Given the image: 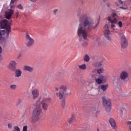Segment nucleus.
<instances>
[{
  "label": "nucleus",
  "mask_w": 131,
  "mask_h": 131,
  "mask_svg": "<svg viewBox=\"0 0 131 131\" xmlns=\"http://www.w3.org/2000/svg\"><path fill=\"white\" fill-rule=\"evenodd\" d=\"M40 114H41V108H40V106H38L36 107L33 112V115L32 117V123H36L38 119H39Z\"/></svg>",
  "instance_id": "3"
},
{
  "label": "nucleus",
  "mask_w": 131,
  "mask_h": 131,
  "mask_svg": "<svg viewBox=\"0 0 131 131\" xmlns=\"http://www.w3.org/2000/svg\"><path fill=\"white\" fill-rule=\"evenodd\" d=\"M41 105H42V108H43L44 110H48V108H49V104L47 103L42 102L41 101Z\"/></svg>",
  "instance_id": "20"
},
{
  "label": "nucleus",
  "mask_w": 131,
  "mask_h": 131,
  "mask_svg": "<svg viewBox=\"0 0 131 131\" xmlns=\"http://www.w3.org/2000/svg\"><path fill=\"white\" fill-rule=\"evenodd\" d=\"M91 112L93 114H95L96 115H98L99 114V111H98V108H99V104H92L91 105Z\"/></svg>",
  "instance_id": "9"
},
{
  "label": "nucleus",
  "mask_w": 131,
  "mask_h": 131,
  "mask_svg": "<svg viewBox=\"0 0 131 131\" xmlns=\"http://www.w3.org/2000/svg\"><path fill=\"white\" fill-rule=\"evenodd\" d=\"M104 35L107 40H111V35L110 34V30H109V27L106 24L104 27Z\"/></svg>",
  "instance_id": "6"
},
{
  "label": "nucleus",
  "mask_w": 131,
  "mask_h": 131,
  "mask_svg": "<svg viewBox=\"0 0 131 131\" xmlns=\"http://www.w3.org/2000/svg\"><path fill=\"white\" fill-rule=\"evenodd\" d=\"M33 43H34V40L27 41V43H26V45L27 47H31L32 45H33Z\"/></svg>",
  "instance_id": "21"
},
{
  "label": "nucleus",
  "mask_w": 131,
  "mask_h": 131,
  "mask_svg": "<svg viewBox=\"0 0 131 131\" xmlns=\"http://www.w3.org/2000/svg\"><path fill=\"white\" fill-rule=\"evenodd\" d=\"M24 70L25 71H28V72L32 73L33 72V70H34V69L31 67H29L28 66H25L24 67Z\"/></svg>",
  "instance_id": "14"
},
{
  "label": "nucleus",
  "mask_w": 131,
  "mask_h": 131,
  "mask_svg": "<svg viewBox=\"0 0 131 131\" xmlns=\"http://www.w3.org/2000/svg\"><path fill=\"white\" fill-rule=\"evenodd\" d=\"M116 16H117V14L115 13H113V17L114 18L115 17H116Z\"/></svg>",
  "instance_id": "50"
},
{
  "label": "nucleus",
  "mask_w": 131,
  "mask_h": 131,
  "mask_svg": "<svg viewBox=\"0 0 131 131\" xmlns=\"http://www.w3.org/2000/svg\"><path fill=\"white\" fill-rule=\"evenodd\" d=\"M118 3H119L120 5H123V2L121 0H118Z\"/></svg>",
  "instance_id": "45"
},
{
  "label": "nucleus",
  "mask_w": 131,
  "mask_h": 131,
  "mask_svg": "<svg viewBox=\"0 0 131 131\" xmlns=\"http://www.w3.org/2000/svg\"><path fill=\"white\" fill-rule=\"evenodd\" d=\"M120 9H122V10H127V7H120Z\"/></svg>",
  "instance_id": "48"
},
{
  "label": "nucleus",
  "mask_w": 131,
  "mask_h": 131,
  "mask_svg": "<svg viewBox=\"0 0 131 131\" xmlns=\"http://www.w3.org/2000/svg\"><path fill=\"white\" fill-rule=\"evenodd\" d=\"M115 23H111V28L113 29L114 28H115L116 27V26H115Z\"/></svg>",
  "instance_id": "41"
},
{
  "label": "nucleus",
  "mask_w": 131,
  "mask_h": 131,
  "mask_svg": "<svg viewBox=\"0 0 131 131\" xmlns=\"http://www.w3.org/2000/svg\"><path fill=\"white\" fill-rule=\"evenodd\" d=\"M81 10L80 9H79L78 10V15H80V12H81Z\"/></svg>",
  "instance_id": "51"
},
{
  "label": "nucleus",
  "mask_w": 131,
  "mask_h": 131,
  "mask_svg": "<svg viewBox=\"0 0 131 131\" xmlns=\"http://www.w3.org/2000/svg\"><path fill=\"white\" fill-rule=\"evenodd\" d=\"M17 8H18V9H19V10H23V6L21 4H18L17 6Z\"/></svg>",
  "instance_id": "32"
},
{
  "label": "nucleus",
  "mask_w": 131,
  "mask_h": 131,
  "mask_svg": "<svg viewBox=\"0 0 131 131\" xmlns=\"http://www.w3.org/2000/svg\"><path fill=\"white\" fill-rule=\"evenodd\" d=\"M15 2H14V0H11V3H10V4L11 5H12V4H14Z\"/></svg>",
  "instance_id": "53"
},
{
  "label": "nucleus",
  "mask_w": 131,
  "mask_h": 131,
  "mask_svg": "<svg viewBox=\"0 0 131 131\" xmlns=\"http://www.w3.org/2000/svg\"><path fill=\"white\" fill-rule=\"evenodd\" d=\"M106 0H103V3H105Z\"/></svg>",
  "instance_id": "60"
},
{
  "label": "nucleus",
  "mask_w": 131,
  "mask_h": 131,
  "mask_svg": "<svg viewBox=\"0 0 131 131\" xmlns=\"http://www.w3.org/2000/svg\"><path fill=\"white\" fill-rule=\"evenodd\" d=\"M61 107L63 109H65L66 108V103H65V100L63 99L61 102Z\"/></svg>",
  "instance_id": "27"
},
{
  "label": "nucleus",
  "mask_w": 131,
  "mask_h": 131,
  "mask_svg": "<svg viewBox=\"0 0 131 131\" xmlns=\"http://www.w3.org/2000/svg\"><path fill=\"white\" fill-rule=\"evenodd\" d=\"M16 66H17V63H16V61L11 60L8 64V68L10 69V70H12V71H15Z\"/></svg>",
  "instance_id": "8"
},
{
  "label": "nucleus",
  "mask_w": 131,
  "mask_h": 131,
  "mask_svg": "<svg viewBox=\"0 0 131 131\" xmlns=\"http://www.w3.org/2000/svg\"><path fill=\"white\" fill-rule=\"evenodd\" d=\"M3 52V48H2L1 46H0V54H2Z\"/></svg>",
  "instance_id": "52"
},
{
  "label": "nucleus",
  "mask_w": 131,
  "mask_h": 131,
  "mask_svg": "<svg viewBox=\"0 0 131 131\" xmlns=\"http://www.w3.org/2000/svg\"><path fill=\"white\" fill-rule=\"evenodd\" d=\"M123 110H124V109L123 108H121V107H119L118 108V112L120 114L123 112Z\"/></svg>",
  "instance_id": "29"
},
{
  "label": "nucleus",
  "mask_w": 131,
  "mask_h": 131,
  "mask_svg": "<svg viewBox=\"0 0 131 131\" xmlns=\"http://www.w3.org/2000/svg\"><path fill=\"white\" fill-rule=\"evenodd\" d=\"M14 130L13 131H20V128H19V127H18L17 126H15L14 127Z\"/></svg>",
  "instance_id": "31"
},
{
  "label": "nucleus",
  "mask_w": 131,
  "mask_h": 131,
  "mask_svg": "<svg viewBox=\"0 0 131 131\" xmlns=\"http://www.w3.org/2000/svg\"><path fill=\"white\" fill-rule=\"evenodd\" d=\"M18 57H21V55H19Z\"/></svg>",
  "instance_id": "63"
},
{
  "label": "nucleus",
  "mask_w": 131,
  "mask_h": 131,
  "mask_svg": "<svg viewBox=\"0 0 131 131\" xmlns=\"http://www.w3.org/2000/svg\"><path fill=\"white\" fill-rule=\"evenodd\" d=\"M82 5L83 4V1L82 2Z\"/></svg>",
  "instance_id": "64"
},
{
  "label": "nucleus",
  "mask_w": 131,
  "mask_h": 131,
  "mask_svg": "<svg viewBox=\"0 0 131 131\" xmlns=\"http://www.w3.org/2000/svg\"><path fill=\"white\" fill-rule=\"evenodd\" d=\"M10 6L11 9H14L15 8V5L14 4H11V5L10 4Z\"/></svg>",
  "instance_id": "47"
},
{
  "label": "nucleus",
  "mask_w": 131,
  "mask_h": 131,
  "mask_svg": "<svg viewBox=\"0 0 131 131\" xmlns=\"http://www.w3.org/2000/svg\"><path fill=\"white\" fill-rule=\"evenodd\" d=\"M2 60H3V56L0 54V61H2Z\"/></svg>",
  "instance_id": "55"
},
{
  "label": "nucleus",
  "mask_w": 131,
  "mask_h": 131,
  "mask_svg": "<svg viewBox=\"0 0 131 131\" xmlns=\"http://www.w3.org/2000/svg\"><path fill=\"white\" fill-rule=\"evenodd\" d=\"M31 1L33 3H35V2H36V0H31Z\"/></svg>",
  "instance_id": "57"
},
{
  "label": "nucleus",
  "mask_w": 131,
  "mask_h": 131,
  "mask_svg": "<svg viewBox=\"0 0 131 131\" xmlns=\"http://www.w3.org/2000/svg\"><path fill=\"white\" fill-rule=\"evenodd\" d=\"M110 123L113 128L114 129H116L117 128V126H116V123L115 122V120L114 119L111 118L109 120Z\"/></svg>",
  "instance_id": "13"
},
{
  "label": "nucleus",
  "mask_w": 131,
  "mask_h": 131,
  "mask_svg": "<svg viewBox=\"0 0 131 131\" xmlns=\"http://www.w3.org/2000/svg\"><path fill=\"white\" fill-rule=\"evenodd\" d=\"M12 24L9 23V20L7 19H3L0 21V28L1 29H5L6 33V38L9 39L10 38V32L12 29Z\"/></svg>",
  "instance_id": "2"
},
{
  "label": "nucleus",
  "mask_w": 131,
  "mask_h": 131,
  "mask_svg": "<svg viewBox=\"0 0 131 131\" xmlns=\"http://www.w3.org/2000/svg\"><path fill=\"white\" fill-rule=\"evenodd\" d=\"M107 86H108V84L102 85L101 86V90H102V91H103V92H105V91L107 90Z\"/></svg>",
  "instance_id": "26"
},
{
  "label": "nucleus",
  "mask_w": 131,
  "mask_h": 131,
  "mask_svg": "<svg viewBox=\"0 0 131 131\" xmlns=\"http://www.w3.org/2000/svg\"><path fill=\"white\" fill-rule=\"evenodd\" d=\"M86 107H91V105L87 103V105H86Z\"/></svg>",
  "instance_id": "56"
},
{
  "label": "nucleus",
  "mask_w": 131,
  "mask_h": 131,
  "mask_svg": "<svg viewBox=\"0 0 131 131\" xmlns=\"http://www.w3.org/2000/svg\"><path fill=\"white\" fill-rule=\"evenodd\" d=\"M83 59H84V61H85V62H89V61H90V56H89L88 55L86 54L83 57Z\"/></svg>",
  "instance_id": "25"
},
{
  "label": "nucleus",
  "mask_w": 131,
  "mask_h": 131,
  "mask_svg": "<svg viewBox=\"0 0 131 131\" xmlns=\"http://www.w3.org/2000/svg\"><path fill=\"white\" fill-rule=\"evenodd\" d=\"M97 64L98 65L99 67H100V66H102L103 65V61H99L98 62H97Z\"/></svg>",
  "instance_id": "38"
},
{
  "label": "nucleus",
  "mask_w": 131,
  "mask_h": 131,
  "mask_svg": "<svg viewBox=\"0 0 131 131\" xmlns=\"http://www.w3.org/2000/svg\"><path fill=\"white\" fill-rule=\"evenodd\" d=\"M128 75L127 72L123 71L121 73L120 78L122 79V80H124V79L127 77Z\"/></svg>",
  "instance_id": "15"
},
{
  "label": "nucleus",
  "mask_w": 131,
  "mask_h": 131,
  "mask_svg": "<svg viewBox=\"0 0 131 131\" xmlns=\"http://www.w3.org/2000/svg\"><path fill=\"white\" fill-rule=\"evenodd\" d=\"M11 90H13V91H15V90H16V89H17V85H15V84H12L10 86Z\"/></svg>",
  "instance_id": "30"
},
{
  "label": "nucleus",
  "mask_w": 131,
  "mask_h": 131,
  "mask_svg": "<svg viewBox=\"0 0 131 131\" xmlns=\"http://www.w3.org/2000/svg\"><path fill=\"white\" fill-rule=\"evenodd\" d=\"M78 67L80 69H82V70H85V69H86V65H85V64L78 65Z\"/></svg>",
  "instance_id": "24"
},
{
  "label": "nucleus",
  "mask_w": 131,
  "mask_h": 131,
  "mask_svg": "<svg viewBox=\"0 0 131 131\" xmlns=\"http://www.w3.org/2000/svg\"><path fill=\"white\" fill-rule=\"evenodd\" d=\"M21 104V99H19L17 101V102L16 104V106H19V104Z\"/></svg>",
  "instance_id": "39"
},
{
  "label": "nucleus",
  "mask_w": 131,
  "mask_h": 131,
  "mask_svg": "<svg viewBox=\"0 0 131 131\" xmlns=\"http://www.w3.org/2000/svg\"><path fill=\"white\" fill-rule=\"evenodd\" d=\"M127 124L128 125H129V129L130 131H131V121H128L127 122Z\"/></svg>",
  "instance_id": "36"
},
{
  "label": "nucleus",
  "mask_w": 131,
  "mask_h": 131,
  "mask_svg": "<svg viewBox=\"0 0 131 131\" xmlns=\"http://www.w3.org/2000/svg\"><path fill=\"white\" fill-rule=\"evenodd\" d=\"M13 15H14V10L10 9L9 12H6L5 17L6 19L10 20Z\"/></svg>",
  "instance_id": "11"
},
{
  "label": "nucleus",
  "mask_w": 131,
  "mask_h": 131,
  "mask_svg": "<svg viewBox=\"0 0 131 131\" xmlns=\"http://www.w3.org/2000/svg\"><path fill=\"white\" fill-rule=\"evenodd\" d=\"M118 25H119V27H122V21H119L118 22Z\"/></svg>",
  "instance_id": "43"
},
{
  "label": "nucleus",
  "mask_w": 131,
  "mask_h": 131,
  "mask_svg": "<svg viewBox=\"0 0 131 131\" xmlns=\"http://www.w3.org/2000/svg\"><path fill=\"white\" fill-rule=\"evenodd\" d=\"M121 47L122 49H126V48H127V46H128V42H127V40H126V38H125L124 35L121 37Z\"/></svg>",
  "instance_id": "7"
},
{
  "label": "nucleus",
  "mask_w": 131,
  "mask_h": 131,
  "mask_svg": "<svg viewBox=\"0 0 131 131\" xmlns=\"http://www.w3.org/2000/svg\"><path fill=\"white\" fill-rule=\"evenodd\" d=\"M43 103H46L47 104L49 103H52V99L50 97L45 98H43L42 101Z\"/></svg>",
  "instance_id": "18"
},
{
  "label": "nucleus",
  "mask_w": 131,
  "mask_h": 131,
  "mask_svg": "<svg viewBox=\"0 0 131 131\" xmlns=\"http://www.w3.org/2000/svg\"><path fill=\"white\" fill-rule=\"evenodd\" d=\"M107 20L108 21L110 22V23H114L115 24H116V23L118 22V20H117V18H115L114 19H112L111 16H108Z\"/></svg>",
  "instance_id": "16"
},
{
  "label": "nucleus",
  "mask_w": 131,
  "mask_h": 131,
  "mask_svg": "<svg viewBox=\"0 0 131 131\" xmlns=\"http://www.w3.org/2000/svg\"><path fill=\"white\" fill-rule=\"evenodd\" d=\"M115 5L117 7H119V5H118V3L117 2H115Z\"/></svg>",
  "instance_id": "54"
},
{
  "label": "nucleus",
  "mask_w": 131,
  "mask_h": 131,
  "mask_svg": "<svg viewBox=\"0 0 131 131\" xmlns=\"http://www.w3.org/2000/svg\"><path fill=\"white\" fill-rule=\"evenodd\" d=\"M6 30H0V43H5L6 42V39H8L3 37V35H5L6 34Z\"/></svg>",
  "instance_id": "10"
},
{
  "label": "nucleus",
  "mask_w": 131,
  "mask_h": 131,
  "mask_svg": "<svg viewBox=\"0 0 131 131\" xmlns=\"http://www.w3.org/2000/svg\"><path fill=\"white\" fill-rule=\"evenodd\" d=\"M103 71H104V70L103 69H100L97 70V73L99 74H101V73H103Z\"/></svg>",
  "instance_id": "34"
},
{
  "label": "nucleus",
  "mask_w": 131,
  "mask_h": 131,
  "mask_svg": "<svg viewBox=\"0 0 131 131\" xmlns=\"http://www.w3.org/2000/svg\"><path fill=\"white\" fill-rule=\"evenodd\" d=\"M26 39H27V41H29V40H30V41H31V40H34L32 38H31V37H30V36L29 35V34H28V33H27L26 34Z\"/></svg>",
  "instance_id": "23"
},
{
  "label": "nucleus",
  "mask_w": 131,
  "mask_h": 131,
  "mask_svg": "<svg viewBox=\"0 0 131 131\" xmlns=\"http://www.w3.org/2000/svg\"><path fill=\"white\" fill-rule=\"evenodd\" d=\"M8 128H12V127H13V125L12 124L9 123L8 124Z\"/></svg>",
  "instance_id": "44"
},
{
  "label": "nucleus",
  "mask_w": 131,
  "mask_h": 131,
  "mask_svg": "<svg viewBox=\"0 0 131 131\" xmlns=\"http://www.w3.org/2000/svg\"><path fill=\"white\" fill-rule=\"evenodd\" d=\"M97 131H99V128H97Z\"/></svg>",
  "instance_id": "61"
},
{
  "label": "nucleus",
  "mask_w": 131,
  "mask_h": 131,
  "mask_svg": "<svg viewBox=\"0 0 131 131\" xmlns=\"http://www.w3.org/2000/svg\"><path fill=\"white\" fill-rule=\"evenodd\" d=\"M28 126L27 125L24 126L23 127V131H27Z\"/></svg>",
  "instance_id": "42"
},
{
  "label": "nucleus",
  "mask_w": 131,
  "mask_h": 131,
  "mask_svg": "<svg viewBox=\"0 0 131 131\" xmlns=\"http://www.w3.org/2000/svg\"><path fill=\"white\" fill-rule=\"evenodd\" d=\"M74 120H75V117H74V115H72L71 118L69 119L68 123L69 124H71V123H72Z\"/></svg>",
  "instance_id": "22"
},
{
  "label": "nucleus",
  "mask_w": 131,
  "mask_h": 131,
  "mask_svg": "<svg viewBox=\"0 0 131 131\" xmlns=\"http://www.w3.org/2000/svg\"><path fill=\"white\" fill-rule=\"evenodd\" d=\"M18 14H19V12H17V13H16V17H18Z\"/></svg>",
  "instance_id": "58"
},
{
  "label": "nucleus",
  "mask_w": 131,
  "mask_h": 131,
  "mask_svg": "<svg viewBox=\"0 0 131 131\" xmlns=\"http://www.w3.org/2000/svg\"><path fill=\"white\" fill-rule=\"evenodd\" d=\"M121 96H122V97H123V98H125V97H127V95L124 93H121Z\"/></svg>",
  "instance_id": "46"
},
{
  "label": "nucleus",
  "mask_w": 131,
  "mask_h": 131,
  "mask_svg": "<svg viewBox=\"0 0 131 131\" xmlns=\"http://www.w3.org/2000/svg\"><path fill=\"white\" fill-rule=\"evenodd\" d=\"M56 91L58 92L59 91V89L56 88Z\"/></svg>",
  "instance_id": "59"
},
{
  "label": "nucleus",
  "mask_w": 131,
  "mask_h": 131,
  "mask_svg": "<svg viewBox=\"0 0 131 131\" xmlns=\"http://www.w3.org/2000/svg\"><path fill=\"white\" fill-rule=\"evenodd\" d=\"M82 46L84 47H88V42L84 41L83 43H82Z\"/></svg>",
  "instance_id": "37"
},
{
  "label": "nucleus",
  "mask_w": 131,
  "mask_h": 131,
  "mask_svg": "<svg viewBox=\"0 0 131 131\" xmlns=\"http://www.w3.org/2000/svg\"><path fill=\"white\" fill-rule=\"evenodd\" d=\"M113 82L116 86H117L121 82V79L119 77H115L113 80Z\"/></svg>",
  "instance_id": "12"
},
{
  "label": "nucleus",
  "mask_w": 131,
  "mask_h": 131,
  "mask_svg": "<svg viewBox=\"0 0 131 131\" xmlns=\"http://www.w3.org/2000/svg\"><path fill=\"white\" fill-rule=\"evenodd\" d=\"M106 6H107V8H110L111 5L110 4V3H107L106 4Z\"/></svg>",
  "instance_id": "49"
},
{
  "label": "nucleus",
  "mask_w": 131,
  "mask_h": 131,
  "mask_svg": "<svg viewBox=\"0 0 131 131\" xmlns=\"http://www.w3.org/2000/svg\"><path fill=\"white\" fill-rule=\"evenodd\" d=\"M32 95L33 96V99H36L38 97V91L37 90L33 91Z\"/></svg>",
  "instance_id": "19"
},
{
  "label": "nucleus",
  "mask_w": 131,
  "mask_h": 131,
  "mask_svg": "<svg viewBox=\"0 0 131 131\" xmlns=\"http://www.w3.org/2000/svg\"><path fill=\"white\" fill-rule=\"evenodd\" d=\"M102 104L106 112H110L111 111V99L102 97Z\"/></svg>",
  "instance_id": "5"
},
{
  "label": "nucleus",
  "mask_w": 131,
  "mask_h": 131,
  "mask_svg": "<svg viewBox=\"0 0 131 131\" xmlns=\"http://www.w3.org/2000/svg\"><path fill=\"white\" fill-rule=\"evenodd\" d=\"M99 78H100V79H101V80H106L107 79L106 77L104 76H100L99 77Z\"/></svg>",
  "instance_id": "33"
},
{
  "label": "nucleus",
  "mask_w": 131,
  "mask_h": 131,
  "mask_svg": "<svg viewBox=\"0 0 131 131\" xmlns=\"http://www.w3.org/2000/svg\"><path fill=\"white\" fill-rule=\"evenodd\" d=\"M96 81L97 83H98V84H101V83H102V82H103V80L99 78L96 79Z\"/></svg>",
  "instance_id": "28"
},
{
  "label": "nucleus",
  "mask_w": 131,
  "mask_h": 131,
  "mask_svg": "<svg viewBox=\"0 0 131 131\" xmlns=\"http://www.w3.org/2000/svg\"><path fill=\"white\" fill-rule=\"evenodd\" d=\"M68 86L65 85H61L60 87L59 99L62 100L64 97H68L71 95V92H69Z\"/></svg>",
  "instance_id": "4"
},
{
  "label": "nucleus",
  "mask_w": 131,
  "mask_h": 131,
  "mask_svg": "<svg viewBox=\"0 0 131 131\" xmlns=\"http://www.w3.org/2000/svg\"><path fill=\"white\" fill-rule=\"evenodd\" d=\"M97 76H98L97 75V74L93 75L92 78H93V79H95V80H96V79H98V78H97Z\"/></svg>",
  "instance_id": "40"
},
{
  "label": "nucleus",
  "mask_w": 131,
  "mask_h": 131,
  "mask_svg": "<svg viewBox=\"0 0 131 131\" xmlns=\"http://www.w3.org/2000/svg\"><path fill=\"white\" fill-rule=\"evenodd\" d=\"M79 25L78 26L77 35L79 37V41H82L83 39H88V33H90L93 29H96L99 25V23L95 25L94 20L86 14L81 15L79 18Z\"/></svg>",
  "instance_id": "1"
},
{
  "label": "nucleus",
  "mask_w": 131,
  "mask_h": 131,
  "mask_svg": "<svg viewBox=\"0 0 131 131\" xmlns=\"http://www.w3.org/2000/svg\"><path fill=\"white\" fill-rule=\"evenodd\" d=\"M15 77H20V76H21V74H22V71H21V70H20V69H17V70H16L15 69Z\"/></svg>",
  "instance_id": "17"
},
{
  "label": "nucleus",
  "mask_w": 131,
  "mask_h": 131,
  "mask_svg": "<svg viewBox=\"0 0 131 131\" xmlns=\"http://www.w3.org/2000/svg\"><path fill=\"white\" fill-rule=\"evenodd\" d=\"M58 11L59 10L58 9H56L53 10V13L55 15V16H57V13H58Z\"/></svg>",
  "instance_id": "35"
},
{
  "label": "nucleus",
  "mask_w": 131,
  "mask_h": 131,
  "mask_svg": "<svg viewBox=\"0 0 131 131\" xmlns=\"http://www.w3.org/2000/svg\"><path fill=\"white\" fill-rule=\"evenodd\" d=\"M83 109H85V107H84V106H83Z\"/></svg>",
  "instance_id": "62"
}]
</instances>
